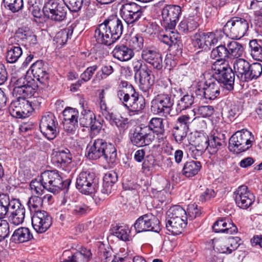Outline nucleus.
Wrapping results in <instances>:
<instances>
[{
    "instance_id": "f257e3e1",
    "label": "nucleus",
    "mask_w": 262,
    "mask_h": 262,
    "mask_svg": "<svg viewBox=\"0 0 262 262\" xmlns=\"http://www.w3.org/2000/svg\"><path fill=\"white\" fill-rule=\"evenodd\" d=\"M123 28L122 20L117 15H112L97 26L94 37L97 43L111 46L120 38Z\"/></svg>"
},
{
    "instance_id": "f03ea898",
    "label": "nucleus",
    "mask_w": 262,
    "mask_h": 262,
    "mask_svg": "<svg viewBox=\"0 0 262 262\" xmlns=\"http://www.w3.org/2000/svg\"><path fill=\"white\" fill-rule=\"evenodd\" d=\"M167 214V230L174 235L182 233L187 224L188 218L186 211L180 206L175 205L168 209Z\"/></svg>"
},
{
    "instance_id": "7ed1b4c3",
    "label": "nucleus",
    "mask_w": 262,
    "mask_h": 262,
    "mask_svg": "<svg viewBox=\"0 0 262 262\" xmlns=\"http://www.w3.org/2000/svg\"><path fill=\"white\" fill-rule=\"evenodd\" d=\"M212 76L224 89L231 91L234 89L235 74L227 63L215 61L211 66Z\"/></svg>"
},
{
    "instance_id": "20e7f679",
    "label": "nucleus",
    "mask_w": 262,
    "mask_h": 262,
    "mask_svg": "<svg viewBox=\"0 0 262 262\" xmlns=\"http://www.w3.org/2000/svg\"><path fill=\"white\" fill-rule=\"evenodd\" d=\"M254 141V137L251 132L242 129L235 132L230 137L228 148L235 154H240L250 149Z\"/></svg>"
},
{
    "instance_id": "39448f33",
    "label": "nucleus",
    "mask_w": 262,
    "mask_h": 262,
    "mask_svg": "<svg viewBox=\"0 0 262 262\" xmlns=\"http://www.w3.org/2000/svg\"><path fill=\"white\" fill-rule=\"evenodd\" d=\"M99 186L96 174L89 170L82 171L76 179V187L82 194L90 195L95 193Z\"/></svg>"
},
{
    "instance_id": "423d86ee",
    "label": "nucleus",
    "mask_w": 262,
    "mask_h": 262,
    "mask_svg": "<svg viewBox=\"0 0 262 262\" xmlns=\"http://www.w3.org/2000/svg\"><path fill=\"white\" fill-rule=\"evenodd\" d=\"M68 10L67 4L58 0H48L42 8L45 16L56 22H61L66 18Z\"/></svg>"
},
{
    "instance_id": "0eeeda50",
    "label": "nucleus",
    "mask_w": 262,
    "mask_h": 262,
    "mask_svg": "<svg viewBox=\"0 0 262 262\" xmlns=\"http://www.w3.org/2000/svg\"><path fill=\"white\" fill-rule=\"evenodd\" d=\"M249 29V23L245 19L233 17L230 19L223 27L224 33L232 39L243 37Z\"/></svg>"
},
{
    "instance_id": "6e6552de",
    "label": "nucleus",
    "mask_w": 262,
    "mask_h": 262,
    "mask_svg": "<svg viewBox=\"0 0 262 262\" xmlns=\"http://www.w3.org/2000/svg\"><path fill=\"white\" fill-rule=\"evenodd\" d=\"M123 106L127 110L129 115L139 114L145 107V100L139 97L135 89L117 97Z\"/></svg>"
},
{
    "instance_id": "1a4fd4ad",
    "label": "nucleus",
    "mask_w": 262,
    "mask_h": 262,
    "mask_svg": "<svg viewBox=\"0 0 262 262\" xmlns=\"http://www.w3.org/2000/svg\"><path fill=\"white\" fill-rule=\"evenodd\" d=\"M119 15L127 26H134L143 15L142 7L134 2L123 4Z\"/></svg>"
},
{
    "instance_id": "9d476101",
    "label": "nucleus",
    "mask_w": 262,
    "mask_h": 262,
    "mask_svg": "<svg viewBox=\"0 0 262 262\" xmlns=\"http://www.w3.org/2000/svg\"><path fill=\"white\" fill-rule=\"evenodd\" d=\"M9 107L10 114L13 117L23 118L29 117L34 110L32 102L27 99L29 97L16 96Z\"/></svg>"
},
{
    "instance_id": "9b49d317",
    "label": "nucleus",
    "mask_w": 262,
    "mask_h": 262,
    "mask_svg": "<svg viewBox=\"0 0 262 262\" xmlns=\"http://www.w3.org/2000/svg\"><path fill=\"white\" fill-rule=\"evenodd\" d=\"M181 12V8L178 5H167L162 9L161 15L163 26L166 30H169L171 34L174 33L171 30L175 28Z\"/></svg>"
},
{
    "instance_id": "f8f14e48",
    "label": "nucleus",
    "mask_w": 262,
    "mask_h": 262,
    "mask_svg": "<svg viewBox=\"0 0 262 262\" xmlns=\"http://www.w3.org/2000/svg\"><path fill=\"white\" fill-rule=\"evenodd\" d=\"M39 128L42 135L49 140L55 139L59 133L58 123L52 113L48 112L41 118Z\"/></svg>"
},
{
    "instance_id": "ddd939ff",
    "label": "nucleus",
    "mask_w": 262,
    "mask_h": 262,
    "mask_svg": "<svg viewBox=\"0 0 262 262\" xmlns=\"http://www.w3.org/2000/svg\"><path fill=\"white\" fill-rule=\"evenodd\" d=\"M173 105V100L167 94L157 95L151 102V111L156 115L166 116L169 115Z\"/></svg>"
},
{
    "instance_id": "4468645a",
    "label": "nucleus",
    "mask_w": 262,
    "mask_h": 262,
    "mask_svg": "<svg viewBox=\"0 0 262 262\" xmlns=\"http://www.w3.org/2000/svg\"><path fill=\"white\" fill-rule=\"evenodd\" d=\"M41 178L45 189L51 192H58L63 187V181L57 170L45 171Z\"/></svg>"
},
{
    "instance_id": "2eb2a0df",
    "label": "nucleus",
    "mask_w": 262,
    "mask_h": 262,
    "mask_svg": "<svg viewBox=\"0 0 262 262\" xmlns=\"http://www.w3.org/2000/svg\"><path fill=\"white\" fill-rule=\"evenodd\" d=\"M160 222L157 217L151 213H147L140 216L134 224L137 232L153 231L159 232L160 230Z\"/></svg>"
},
{
    "instance_id": "dca6fc26",
    "label": "nucleus",
    "mask_w": 262,
    "mask_h": 262,
    "mask_svg": "<svg viewBox=\"0 0 262 262\" xmlns=\"http://www.w3.org/2000/svg\"><path fill=\"white\" fill-rule=\"evenodd\" d=\"M154 139L155 134L144 126H137L130 136L132 143L138 147L149 145Z\"/></svg>"
},
{
    "instance_id": "f3484780",
    "label": "nucleus",
    "mask_w": 262,
    "mask_h": 262,
    "mask_svg": "<svg viewBox=\"0 0 262 262\" xmlns=\"http://www.w3.org/2000/svg\"><path fill=\"white\" fill-rule=\"evenodd\" d=\"M14 86L13 94L19 97H32L36 92L37 88V85L33 80L28 81L25 77L17 79Z\"/></svg>"
},
{
    "instance_id": "a211bd4d",
    "label": "nucleus",
    "mask_w": 262,
    "mask_h": 262,
    "mask_svg": "<svg viewBox=\"0 0 262 262\" xmlns=\"http://www.w3.org/2000/svg\"><path fill=\"white\" fill-rule=\"evenodd\" d=\"M52 218L47 212L38 211L32 216V225L34 229L39 233L45 232L51 226Z\"/></svg>"
},
{
    "instance_id": "6ab92c4d",
    "label": "nucleus",
    "mask_w": 262,
    "mask_h": 262,
    "mask_svg": "<svg viewBox=\"0 0 262 262\" xmlns=\"http://www.w3.org/2000/svg\"><path fill=\"white\" fill-rule=\"evenodd\" d=\"M141 57L145 62L150 64L158 71H162L163 67V58L160 52L154 48L147 47L143 49Z\"/></svg>"
},
{
    "instance_id": "aec40b11",
    "label": "nucleus",
    "mask_w": 262,
    "mask_h": 262,
    "mask_svg": "<svg viewBox=\"0 0 262 262\" xmlns=\"http://www.w3.org/2000/svg\"><path fill=\"white\" fill-rule=\"evenodd\" d=\"M233 195L236 205L241 208H249L254 201V195L245 185L238 187Z\"/></svg>"
},
{
    "instance_id": "412c9836",
    "label": "nucleus",
    "mask_w": 262,
    "mask_h": 262,
    "mask_svg": "<svg viewBox=\"0 0 262 262\" xmlns=\"http://www.w3.org/2000/svg\"><path fill=\"white\" fill-rule=\"evenodd\" d=\"M107 143L102 139H97L91 141L86 147L87 157L94 160L99 159L102 157Z\"/></svg>"
},
{
    "instance_id": "4be33fe9",
    "label": "nucleus",
    "mask_w": 262,
    "mask_h": 262,
    "mask_svg": "<svg viewBox=\"0 0 262 262\" xmlns=\"http://www.w3.org/2000/svg\"><path fill=\"white\" fill-rule=\"evenodd\" d=\"M226 137L224 134L217 133L214 134L210 139H205V144L209 153L213 155L226 146Z\"/></svg>"
},
{
    "instance_id": "5701e85b",
    "label": "nucleus",
    "mask_w": 262,
    "mask_h": 262,
    "mask_svg": "<svg viewBox=\"0 0 262 262\" xmlns=\"http://www.w3.org/2000/svg\"><path fill=\"white\" fill-rule=\"evenodd\" d=\"M204 85L205 86L206 99L214 100L220 94V85L212 75H206Z\"/></svg>"
},
{
    "instance_id": "b1692460",
    "label": "nucleus",
    "mask_w": 262,
    "mask_h": 262,
    "mask_svg": "<svg viewBox=\"0 0 262 262\" xmlns=\"http://www.w3.org/2000/svg\"><path fill=\"white\" fill-rule=\"evenodd\" d=\"M25 212L24 206L19 200L16 199L9 212L10 213V215L9 217V221L15 225L22 224L25 219Z\"/></svg>"
},
{
    "instance_id": "393cba45",
    "label": "nucleus",
    "mask_w": 262,
    "mask_h": 262,
    "mask_svg": "<svg viewBox=\"0 0 262 262\" xmlns=\"http://www.w3.org/2000/svg\"><path fill=\"white\" fill-rule=\"evenodd\" d=\"M139 86L144 92L148 91L154 83V76L148 68L141 70L138 74Z\"/></svg>"
},
{
    "instance_id": "a878e982",
    "label": "nucleus",
    "mask_w": 262,
    "mask_h": 262,
    "mask_svg": "<svg viewBox=\"0 0 262 262\" xmlns=\"http://www.w3.org/2000/svg\"><path fill=\"white\" fill-rule=\"evenodd\" d=\"M71 159L70 150L66 148L54 151L52 155L51 161L56 166L63 168L71 162Z\"/></svg>"
},
{
    "instance_id": "bb28decb",
    "label": "nucleus",
    "mask_w": 262,
    "mask_h": 262,
    "mask_svg": "<svg viewBox=\"0 0 262 262\" xmlns=\"http://www.w3.org/2000/svg\"><path fill=\"white\" fill-rule=\"evenodd\" d=\"M33 76L42 84H46L49 78L46 68L42 60H37L30 67Z\"/></svg>"
},
{
    "instance_id": "cd10ccee",
    "label": "nucleus",
    "mask_w": 262,
    "mask_h": 262,
    "mask_svg": "<svg viewBox=\"0 0 262 262\" xmlns=\"http://www.w3.org/2000/svg\"><path fill=\"white\" fill-rule=\"evenodd\" d=\"M82 116L79 119L80 124L82 127L90 128L92 130H98L100 128V124L97 122L94 114L90 110H84Z\"/></svg>"
},
{
    "instance_id": "c85d7f7f",
    "label": "nucleus",
    "mask_w": 262,
    "mask_h": 262,
    "mask_svg": "<svg viewBox=\"0 0 262 262\" xmlns=\"http://www.w3.org/2000/svg\"><path fill=\"white\" fill-rule=\"evenodd\" d=\"M113 56L118 60L124 62L131 59L134 56L132 51L128 46L123 44L117 45L112 52Z\"/></svg>"
},
{
    "instance_id": "c756f323",
    "label": "nucleus",
    "mask_w": 262,
    "mask_h": 262,
    "mask_svg": "<svg viewBox=\"0 0 262 262\" xmlns=\"http://www.w3.org/2000/svg\"><path fill=\"white\" fill-rule=\"evenodd\" d=\"M213 230L215 232L225 233L232 234L237 232V228L232 223L226 219L216 221L212 226Z\"/></svg>"
},
{
    "instance_id": "7c9ffc66",
    "label": "nucleus",
    "mask_w": 262,
    "mask_h": 262,
    "mask_svg": "<svg viewBox=\"0 0 262 262\" xmlns=\"http://www.w3.org/2000/svg\"><path fill=\"white\" fill-rule=\"evenodd\" d=\"M105 119L112 125L116 126L120 131H124L129 126L128 119L118 114L111 113Z\"/></svg>"
},
{
    "instance_id": "2f4dec72",
    "label": "nucleus",
    "mask_w": 262,
    "mask_h": 262,
    "mask_svg": "<svg viewBox=\"0 0 262 262\" xmlns=\"http://www.w3.org/2000/svg\"><path fill=\"white\" fill-rule=\"evenodd\" d=\"M249 67V63L244 59L239 58L234 61L233 63L234 73H236L241 81L245 82L246 73L248 72Z\"/></svg>"
},
{
    "instance_id": "473e14b6",
    "label": "nucleus",
    "mask_w": 262,
    "mask_h": 262,
    "mask_svg": "<svg viewBox=\"0 0 262 262\" xmlns=\"http://www.w3.org/2000/svg\"><path fill=\"white\" fill-rule=\"evenodd\" d=\"M15 200H10L7 194H0V219H4L10 212Z\"/></svg>"
},
{
    "instance_id": "72a5a7b5",
    "label": "nucleus",
    "mask_w": 262,
    "mask_h": 262,
    "mask_svg": "<svg viewBox=\"0 0 262 262\" xmlns=\"http://www.w3.org/2000/svg\"><path fill=\"white\" fill-rule=\"evenodd\" d=\"M90 249L82 248L80 251L76 252L71 256L60 262H88L92 256Z\"/></svg>"
},
{
    "instance_id": "f704fd0d",
    "label": "nucleus",
    "mask_w": 262,
    "mask_h": 262,
    "mask_svg": "<svg viewBox=\"0 0 262 262\" xmlns=\"http://www.w3.org/2000/svg\"><path fill=\"white\" fill-rule=\"evenodd\" d=\"M201 167V163L199 161H188L184 164L182 172L186 177H192L198 174Z\"/></svg>"
},
{
    "instance_id": "c9c22d12",
    "label": "nucleus",
    "mask_w": 262,
    "mask_h": 262,
    "mask_svg": "<svg viewBox=\"0 0 262 262\" xmlns=\"http://www.w3.org/2000/svg\"><path fill=\"white\" fill-rule=\"evenodd\" d=\"M33 237L30 230L28 228L20 227L13 232L11 240L15 243H24Z\"/></svg>"
},
{
    "instance_id": "e433bc0d",
    "label": "nucleus",
    "mask_w": 262,
    "mask_h": 262,
    "mask_svg": "<svg viewBox=\"0 0 262 262\" xmlns=\"http://www.w3.org/2000/svg\"><path fill=\"white\" fill-rule=\"evenodd\" d=\"M210 56L212 59H216V61H220L221 63H227L226 60L228 59V56L225 42L214 48L211 52Z\"/></svg>"
},
{
    "instance_id": "4c0bfd02",
    "label": "nucleus",
    "mask_w": 262,
    "mask_h": 262,
    "mask_svg": "<svg viewBox=\"0 0 262 262\" xmlns=\"http://www.w3.org/2000/svg\"><path fill=\"white\" fill-rule=\"evenodd\" d=\"M228 59L238 58L244 53V48L241 43L235 41H231L227 43Z\"/></svg>"
},
{
    "instance_id": "58836bf2",
    "label": "nucleus",
    "mask_w": 262,
    "mask_h": 262,
    "mask_svg": "<svg viewBox=\"0 0 262 262\" xmlns=\"http://www.w3.org/2000/svg\"><path fill=\"white\" fill-rule=\"evenodd\" d=\"M157 166L156 160L152 155H147L145 157L142 164V171L146 176L151 175L155 167Z\"/></svg>"
},
{
    "instance_id": "ea45409f",
    "label": "nucleus",
    "mask_w": 262,
    "mask_h": 262,
    "mask_svg": "<svg viewBox=\"0 0 262 262\" xmlns=\"http://www.w3.org/2000/svg\"><path fill=\"white\" fill-rule=\"evenodd\" d=\"M112 234L123 241H129L131 238L130 230L126 225L116 226L112 230Z\"/></svg>"
},
{
    "instance_id": "a19ab883",
    "label": "nucleus",
    "mask_w": 262,
    "mask_h": 262,
    "mask_svg": "<svg viewBox=\"0 0 262 262\" xmlns=\"http://www.w3.org/2000/svg\"><path fill=\"white\" fill-rule=\"evenodd\" d=\"M246 73V81H249L253 79L259 77L262 73V64L259 62H254L250 64Z\"/></svg>"
},
{
    "instance_id": "79ce46f5",
    "label": "nucleus",
    "mask_w": 262,
    "mask_h": 262,
    "mask_svg": "<svg viewBox=\"0 0 262 262\" xmlns=\"http://www.w3.org/2000/svg\"><path fill=\"white\" fill-rule=\"evenodd\" d=\"M249 47L252 58L256 60L262 61V41L252 40L249 42Z\"/></svg>"
},
{
    "instance_id": "37998d69",
    "label": "nucleus",
    "mask_w": 262,
    "mask_h": 262,
    "mask_svg": "<svg viewBox=\"0 0 262 262\" xmlns=\"http://www.w3.org/2000/svg\"><path fill=\"white\" fill-rule=\"evenodd\" d=\"M108 164H114L117 160V150L114 145L107 143L102 157Z\"/></svg>"
},
{
    "instance_id": "c03bdc74",
    "label": "nucleus",
    "mask_w": 262,
    "mask_h": 262,
    "mask_svg": "<svg viewBox=\"0 0 262 262\" xmlns=\"http://www.w3.org/2000/svg\"><path fill=\"white\" fill-rule=\"evenodd\" d=\"M160 39L163 43L169 46L170 51L171 52L174 50L177 51L176 54L182 53L181 48L179 47V44L177 42V38L173 37L171 36H169L167 34H161L160 36Z\"/></svg>"
},
{
    "instance_id": "a18cd8bd",
    "label": "nucleus",
    "mask_w": 262,
    "mask_h": 262,
    "mask_svg": "<svg viewBox=\"0 0 262 262\" xmlns=\"http://www.w3.org/2000/svg\"><path fill=\"white\" fill-rule=\"evenodd\" d=\"M145 127L149 128V130L152 133L158 134H163L164 132V126L163 123V119L160 118H152L147 126Z\"/></svg>"
},
{
    "instance_id": "49530a36",
    "label": "nucleus",
    "mask_w": 262,
    "mask_h": 262,
    "mask_svg": "<svg viewBox=\"0 0 262 262\" xmlns=\"http://www.w3.org/2000/svg\"><path fill=\"white\" fill-rule=\"evenodd\" d=\"M239 107L235 103H228L226 107L223 110L222 115L230 121L234 120L236 116L238 114Z\"/></svg>"
},
{
    "instance_id": "de8ad7c7",
    "label": "nucleus",
    "mask_w": 262,
    "mask_h": 262,
    "mask_svg": "<svg viewBox=\"0 0 262 262\" xmlns=\"http://www.w3.org/2000/svg\"><path fill=\"white\" fill-rule=\"evenodd\" d=\"M198 27V23L191 18H186L181 21L179 26V31L188 33L195 30Z\"/></svg>"
},
{
    "instance_id": "09e8293b",
    "label": "nucleus",
    "mask_w": 262,
    "mask_h": 262,
    "mask_svg": "<svg viewBox=\"0 0 262 262\" xmlns=\"http://www.w3.org/2000/svg\"><path fill=\"white\" fill-rule=\"evenodd\" d=\"M143 46L144 39L141 34H137L130 36L128 40V47L132 51H140Z\"/></svg>"
},
{
    "instance_id": "8fccbe9b",
    "label": "nucleus",
    "mask_w": 262,
    "mask_h": 262,
    "mask_svg": "<svg viewBox=\"0 0 262 262\" xmlns=\"http://www.w3.org/2000/svg\"><path fill=\"white\" fill-rule=\"evenodd\" d=\"M23 54L20 47L12 46L7 51L6 60L8 62L13 63L16 62Z\"/></svg>"
},
{
    "instance_id": "3c124183",
    "label": "nucleus",
    "mask_w": 262,
    "mask_h": 262,
    "mask_svg": "<svg viewBox=\"0 0 262 262\" xmlns=\"http://www.w3.org/2000/svg\"><path fill=\"white\" fill-rule=\"evenodd\" d=\"M4 7L13 13L21 10L24 7L23 0H3Z\"/></svg>"
},
{
    "instance_id": "603ef678",
    "label": "nucleus",
    "mask_w": 262,
    "mask_h": 262,
    "mask_svg": "<svg viewBox=\"0 0 262 262\" xmlns=\"http://www.w3.org/2000/svg\"><path fill=\"white\" fill-rule=\"evenodd\" d=\"M73 32V29L70 28L61 30L56 34L54 40L60 45H64L71 38Z\"/></svg>"
},
{
    "instance_id": "864d4df0",
    "label": "nucleus",
    "mask_w": 262,
    "mask_h": 262,
    "mask_svg": "<svg viewBox=\"0 0 262 262\" xmlns=\"http://www.w3.org/2000/svg\"><path fill=\"white\" fill-rule=\"evenodd\" d=\"M194 103V97L191 95H185L178 102L177 111L181 112L190 107Z\"/></svg>"
},
{
    "instance_id": "5fc2aeb1",
    "label": "nucleus",
    "mask_w": 262,
    "mask_h": 262,
    "mask_svg": "<svg viewBox=\"0 0 262 262\" xmlns=\"http://www.w3.org/2000/svg\"><path fill=\"white\" fill-rule=\"evenodd\" d=\"M213 247L221 253L230 254L232 253V250L230 249L226 239H213Z\"/></svg>"
},
{
    "instance_id": "6e6d98bb",
    "label": "nucleus",
    "mask_w": 262,
    "mask_h": 262,
    "mask_svg": "<svg viewBox=\"0 0 262 262\" xmlns=\"http://www.w3.org/2000/svg\"><path fill=\"white\" fill-rule=\"evenodd\" d=\"M205 35L207 50L210 49L212 46L216 45L223 36L221 32H206Z\"/></svg>"
},
{
    "instance_id": "4d7b16f0",
    "label": "nucleus",
    "mask_w": 262,
    "mask_h": 262,
    "mask_svg": "<svg viewBox=\"0 0 262 262\" xmlns=\"http://www.w3.org/2000/svg\"><path fill=\"white\" fill-rule=\"evenodd\" d=\"M43 2L37 0H28V8L34 17H40V8Z\"/></svg>"
},
{
    "instance_id": "13d9d810",
    "label": "nucleus",
    "mask_w": 262,
    "mask_h": 262,
    "mask_svg": "<svg viewBox=\"0 0 262 262\" xmlns=\"http://www.w3.org/2000/svg\"><path fill=\"white\" fill-rule=\"evenodd\" d=\"M43 199L37 196H32L30 197L27 202L28 208L31 212H36L40 211L39 209L42 206Z\"/></svg>"
},
{
    "instance_id": "bf43d9fd",
    "label": "nucleus",
    "mask_w": 262,
    "mask_h": 262,
    "mask_svg": "<svg viewBox=\"0 0 262 262\" xmlns=\"http://www.w3.org/2000/svg\"><path fill=\"white\" fill-rule=\"evenodd\" d=\"M15 38L19 40L24 41L25 40H28L31 39V40L33 38L35 39V36L33 34V33L27 28H19L15 33Z\"/></svg>"
},
{
    "instance_id": "052dcab7",
    "label": "nucleus",
    "mask_w": 262,
    "mask_h": 262,
    "mask_svg": "<svg viewBox=\"0 0 262 262\" xmlns=\"http://www.w3.org/2000/svg\"><path fill=\"white\" fill-rule=\"evenodd\" d=\"M214 110L212 106L202 105L199 106L196 111L195 110L191 111V115L194 117L196 113L203 117H208L211 116L214 113Z\"/></svg>"
},
{
    "instance_id": "680f3d73",
    "label": "nucleus",
    "mask_w": 262,
    "mask_h": 262,
    "mask_svg": "<svg viewBox=\"0 0 262 262\" xmlns=\"http://www.w3.org/2000/svg\"><path fill=\"white\" fill-rule=\"evenodd\" d=\"M114 72V69L113 66L106 64L102 66L101 70L97 72L95 77L98 80H102L106 78Z\"/></svg>"
},
{
    "instance_id": "e2e57ef3",
    "label": "nucleus",
    "mask_w": 262,
    "mask_h": 262,
    "mask_svg": "<svg viewBox=\"0 0 262 262\" xmlns=\"http://www.w3.org/2000/svg\"><path fill=\"white\" fill-rule=\"evenodd\" d=\"M188 128H185V126L178 127L174 126L173 127V136L177 142H182L186 138Z\"/></svg>"
},
{
    "instance_id": "0e129e2a",
    "label": "nucleus",
    "mask_w": 262,
    "mask_h": 262,
    "mask_svg": "<svg viewBox=\"0 0 262 262\" xmlns=\"http://www.w3.org/2000/svg\"><path fill=\"white\" fill-rule=\"evenodd\" d=\"M68 206H70V208H68V209L71 210L73 213L76 215H83L90 211L89 207L84 204L71 206L70 203H68Z\"/></svg>"
},
{
    "instance_id": "69168bd1",
    "label": "nucleus",
    "mask_w": 262,
    "mask_h": 262,
    "mask_svg": "<svg viewBox=\"0 0 262 262\" xmlns=\"http://www.w3.org/2000/svg\"><path fill=\"white\" fill-rule=\"evenodd\" d=\"M134 89L133 86L132 84H128L126 81L121 80L118 84L116 92L117 97L122 96V95Z\"/></svg>"
},
{
    "instance_id": "338daca9",
    "label": "nucleus",
    "mask_w": 262,
    "mask_h": 262,
    "mask_svg": "<svg viewBox=\"0 0 262 262\" xmlns=\"http://www.w3.org/2000/svg\"><path fill=\"white\" fill-rule=\"evenodd\" d=\"M10 233V225L7 221L0 219V242L8 237Z\"/></svg>"
},
{
    "instance_id": "774afa93",
    "label": "nucleus",
    "mask_w": 262,
    "mask_h": 262,
    "mask_svg": "<svg viewBox=\"0 0 262 262\" xmlns=\"http://www.w3.org/2000/svg\"><path fill=\"white\" fill-rule=\"evenodd\" d=\"M64 121L78 120V112L72 108H66L63 112Z\"/></svg>"
}]
</instances>
